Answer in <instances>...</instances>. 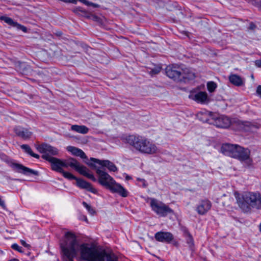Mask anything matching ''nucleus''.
<instances>
[{
    "mask_svg": "<svg viewBox=\"0 0 261 261\" xmlns=\"http://www.w3.org/2000/svg\"><path fill=\"white\" fill-rule=\"evenodd\" d=\"M221 152L225 155L237 159L250 167L253 165V160L250 157L251 151L239 145L226 143L222 145Z\"/></svg>",
    "mask_w": 261,
    "mask_h": 261,
    "instance_id": "f257e3e1",
    "label": "nucleus"
},
{
    "mask_svg": "<svg viewBox=\"0 0 261 261\" xmlns=\"http://www.w3.org/2000/svg\"><path fill=\"white\" fill-rule=\"evenodd\" d=\"M125 140L136 151L142 154H154L160 152L156 144L145 137L130 135L126 137Z\"/></svg>",
    "mask_w": 261,
    "mask_h": 261,
    "instance_id": "f03ea898",
    "label": "nucleus"
},
{
    "mask_svg": "<svg viewBox=\"0 0 261 261\" xmlns=\"http://www.w3.org/2000/svg\"><path fill=\"white\" fill-rule=\"evenodd\" d=\"M80 250L82 258L88 261H117V257L114 254L98 251L90 247L88 244L82 245Z\"/></svg>",
    "mask_w": 261,
    "mask_h": 261,
    "instance_id": "7ed1b4c3",
    "label": "nucleus"
},
{
    "mask_svg": "<svg viewBox=\"0 0 261 261\" xmlns=\"http://www.w3.org/2000/svg\"><path fill=\"white\" fill-rule=\"evenodd\" d=\"M96 173L98 175V182L102 186L109 189L113 193H116L123 197L128 196V192L120 184L100 168L95 167Z\"/></svg>",
    "mask_w": 261,
    "mask_h": 261,
    "instance_id": "20e7f679",
    "label": "nucleus"
},
{
    "mask_svg": "<svg viewBox=\"0 0 261 261\" xmlns=\"http://www.w3.org/2000/svg\"><path fill=\"white\" fill-rule=\"evenodd\" d=\"M60 246L63 252V261H73V258L75 256L79 248L75 236L70 232H66Z\"/></svg>",
    "mask_w": 261,
    "mask_h": 261,
    "instance_id": "39448f33",
    "label": "nucleus"
},
{
    "mask_svg": "<svg viewBox=\"0 0 261 261\" xmlns=\"http://www.w3.org/2000/svg\"><path fill=\"white\" fill-rule=\"evenodd\" d=\"M234 196L239 206L243 210H249L250 207L256 208L258 198H260V193L246 192L241 195L238 192H234Z\"/></svg>",
    "mask_w": 261,
    "mask_h": 261,
    "instance_id": "423d86ee",
    "label": "nucleus"
},
{
    "mask_svg": "<svg viewBox=\"0 0 261 261\" xmlns=\"http://www.w3.org/2000/svg\"><path fill=\"white\" fill-rule=\"evenodd\" d=\"M69 166L74 168L81 174H82L92 180L95 181L96 178L94 175L89 172V170L85 166L81 165L76 160L73 158L63 161L62 160V167L68 168Z\"/></svg>",
    "mask_w": 261,
    "mask_h": 261,
    "instance_id": "0eeeda50",
    "label": "nucleus"
},
{
    "mask_svg": "<svg viewBox=\"0 0 261 261\" xmlns=\"http://www.w3.org/2000/svg\"><path fill=\"white\" fill-rule=\"evenodd\" d=\"M150 206L161 217H166L168 214L173 213V211L169 206L154 198L151 199Z\"/></svg>",
    "mask_w": 261,
    "mask_h": 261,
    "instance_id": "6e6552de",
    "label": "nucleus"
},
{
    "mask_svg": "<svg viewBox=\"0 0 261 261\" xmlns=\"http://www.w3.org/2000/svg\"><path fill=\"white\" fill-rule=\"evenodd\" d=\"M36 148L39 152L42 153V158L46 161L47 159L45 157L54 158L52 156L58 155L59 153L57 148L46 143L36 145Z\"/></svg>",
    "mask_w": 261,
    "mask_h": 261,
    "instance_id": "1a4fd4ad",
    "label": "nucleus"
},
{
    "mask_svg": "<svg viewBox=\"0 0 261 261\" xmlns=\"http://www.w3.org/2000/svg\"><path fill=\"white\" fill-rule=\"evenodd\" d=\"M235 125L238 129L246 132H253L258 129L259 124L254 121H243L237 120L234 121Z\"/></svg>",
    "mask_w": 261,
    "mask_h": 261,
    "instance_id": "9d476101",
    "label": "nucleus"
},
{
    "mask_svg": "<svg viewBox=\"0 0 261 261\" xmlns=\"http://www.w3.org/2000/svg\"><path fill=\"white\" fill-rule=\"evenodd\" d=\"M189 98L198 103L204 104L207 103L210 101V98L206 92L200 91L197 93H191Z\"/></svg>",
    "mask_w": 261,
    "mask_h": 261,
    "instance_id": "9b49d317",
    "label": "nucleus"
},
{
    "mask_svg": "<svg viewBox=\"0 0 261 261\" xmlns=\"http://www.w3.org/2000/svg\"><path fill=\"white\" fill-rule=\"evenodd\" d=\"M167 75L174 81H181V69L175 66H168L166 69Z\"/></svg>",
    "mask_w": 261,
    "mask_h": 261,
    "instance_id": "f8f14e48",
    "label": "nucleus"
},
{
    "mask_svg": "<svg viewBox=\"0 0 261 261\" xmlns=\"http://www.w3.org/2000/svg\"><path fill=\"white\" fill-rule=\"evenodd\" d=\"M212 203L208 200H202L196 207V211L198 214L203 215L205 214L211 208Z\"/></svg>",
    "mask_w": 261,
    "mask_h": 261,
    "instance_id": "ddd939ff",
    "label": "nucleus"
},
{
    "mask_svg": "<svg viewBox=\"0 0 261 261\" xmlns=\"http://www.w3.org/2000/svg\"><path fill=\"white\" fill-rule=\"evenodd\" d=\"M154 238L159 242L170 243L173 239V236L169 232L159 231L155 234Z\"/></svg>",
    "mask_w": 261,
    "mask_h": 261,
    "instance_id": "4468645a",
    "label": "nucleus"
},
{
    "mask_svg": "<svg viewBox=\"0 0 261 261\" xmlns=\"http://www.w3.org/2000/svg\"><path fill=\"white\" fill-rule=\"evenodd\" d=\"M13 169L19 173H21L25 175L34 174L37 175L38 172L28 167L18 163H13L12 165Z\"/></svg>",
    "mask_w": 261,
    "mask_h": 261,
    "instance_id": "2eb2a0df",
    "label": "nucleus"
},
{
    "mask_svg": "<svg viewBox=\"0 0 261 261\" xmlns=\"http://www.w3.org/2000/svg\"><path fill=\"white\" fill-rule=\"evenodd\" d=\"M91 161L102 167H107L111 171L115 172L117 170L116 166L109 160H100L95 158H91Z\"/></svg>",
    "mask_w": 261,
    "mask_h": 261,
    "instance_id": "dca6fc26",
    "label": "nucleus"
},
{
    "mask_svg": "<svg viewBox=\"0 0 261 261\" xmlns=\"http://www.w3.org/2000/svg\"><path fill=\"white\" fill-rule=\"evenodd\" d=\"M0 19L4 21L9 25L12 26L13 27H16L17 29L22 31L24 33H26L27 32V29L25 27L18 23L17 22L14 21L10 17L5 16H2L0 17Z\"/></svg>",
    "mask_w": 261,
    "mask_h": 261,
    "instance_id": "f3484780",
    "label": "nucleus"
},
{
    "mask_svg": "<svg viewBox=\"0 0 261 261\" xmlns=\"http://www.w3.org/2000/svg\"><path fill=\"white\" fill-rule=\"evenodd\" d=\"M47 161L51 164V169L58 172L61 173L63 172V169L62 167V160L56 158H50L49 157H45Z\"/></svg>",
    "mask_w": 261,
    "mask_h": 261,
    "instance_id": "a211bd4d",
    "label": "nucleus"
},
{
    "mask_svg": "<svg viewBox=\"0 0 261 261\" xmlns=\"http://www.w3.org/2000/svg\"><path fill=\"white\" fill-rule=\"evenodd\" d=\"M14 130L17 136L24 140L29 139L32 134L28 129L20 126H16Z\"/></svg>",
    "mask_w": 261,
    "mask_h": 261,
    "instance_id": "6ab92c4d",
    "label": "nucleus"
},
{
    "mask_svg": "<svg viewBox=\"0 0 261 261\" xmlns=\"http://www.w3.org/2000/svg\"><path fill=\"white\" fill-rule=\"evenodd\" d=\"M231 123L229 118L225 116H222L218 118L215 121V124L218 127L227 128L229 126Z\"/></svg>",
    "mask_w": 261,
    "mask_h": 261,
    "instance_id": "aec40b11",
    "label": "nucleus"
},
{
    "mask_svg": "<svg viewBox=\"0 0 261 261\" xmlns=\"http://www.w3.org/2000/svg\"><path fill=\"white\" fill-rule=\"evenodd\" d=\"M228 79L229 82L236 86L240 87L244 85V80L236 74H230Z\"/></svg>",
    "mask_w": 261,
    "mask_h": 261,
    "instance_id": "412c9836",
    "label": "nucleus"
},
{
    "mask_svg": "<svg viewBox=\"0 0 261 261\" xmlns=\"http://www.w3.org/2000/svg\"><path fill=\"white\" fill-rule=\"evenodd\" d=\"M67 151L70 152L72 154L74 155L80 156L82 159L87 158L86 155L85 154L84 152L81 149H79L74 146H69L67 147Z\"/></svg>",
    "mask_w": 261,
    "mask_h": 261,
    "instance_id": "4be33fe9",
    "label": "nucleus"
},
{
    "mask_svg": "<svg viewBox=\"0 0 261 261\" xmlns=\"http://www.w3.org/2000/svg\"><path fill=\"white\" fill-rule=\"evenodd\" d=\"M212 116L213 113L209 111L200 112L197 114L198 118L203 122H208Z\"/></svg>",
    "mask_w": 261,
    "mask_h": 261,
    "instance_id": "5701e85b",
    "label": "nucleus"
},
{
    "mask_svg": "<svg viewBox=\"0 0 261 261\" xmlns=\"http://www.w3.org/2000/svg\"><path fill=\"white\" fill-rule=\"evenodd\" d=\"M81 11L84 14V16L85 17L91 19L94 21L97 22L99 24L103 23V20L102 18L99 17L97 16L92 14H89L85 10H81Z\"/></svg>",
    "mask_w": 261,
    "mask_h": 261,
    "instance_id": "b1692460",
    "label": "nucleus"
},
{
    "mask_svg": "<svg viewBox=\"0 0 261 261\" xmlns=\"http://www.w3.org/2000/svg\"><path fill=\"white\" fill-rule=\"evenodd\" d=\"M71 129L82 134H86L89 131V128L85 125H73L71 127Z\"/></svg>",
    "mask_w": 261,
    "mask_h": 261,
    "instance_id": "393cba45",
    "label": "nucleus"
},
{
    "mask_svg": "<svg viewBox=\"0 0 261 261\" xmlns=\"http://www.w3.org/2000/svg\"><path fill=\"white\" fill-rule=\"evenodd\" d=\"M195 77V74L188 68L181 69V80L188 79L191 80Z\"/></svg>",
    "mask_w": 261,
    "mask_h": 261,
    "instance_id": "a878e982",
    "label": "nucleus"
},
{
    "mask_svg": "<svg viewBox=\"0 0 261 261\" xmlns=\"http://www.w3.org/2000/svg\"><path fill=\"white\" fill-rule=\"evenodd\" d=\"M20 147L25 153L30 154L31 156L38 159L39 158L40 156L38 154L34 153L31 147L28 145L23 144L21 145Z\"/></svg>",
    "mask_w": 261,
    "mask_h": 261,
    "instance_id": "bb28decb",
    "label": "nucleus"
},
{
    "mask_svg": "<svg viewBox=\"0 0 261 261\" xmlns=\"http://www.w3.org/2000/svg\"><path fill=\"white\" fill-rule=\"evenodd\" d=\"M75 180L76 181L77 186L81 188L86 189L89 186V183L83 179L76 178Z\"/></svg>",
    "mask_w": 261,
    "mask_h": 261,
    "instance_id": "cd10ccee",
    "label": "nucleus"
},
{
    "mask_svg": "<svg viewBox=\"0 0 261 261\" xmlns=\"http://www.w3.org/2000/svg\"><path fill=\"white\" fill-rule=\"evenodd\" d=\"M217 87V84L214 82H209L207 83V88L210 92H213Z\"/></svg>",
    "mask_w": 261,
    "mask_h": 261,
    "instance_id": "c85d7f7f",
    "label": "nucleus"
},
{
    "mask_svg": "<svg viewBox=\"0 0 261 261\" xmlns=\"http://www.w3.org/2000/svg\"><path fill=\"white\" fill-rule=\"evenodd\" d=\"M61 173L62 174L63 176L64 177H65L68 179L71 180V179H76V177L75 176H74L73 174H72L70 172L64 171L63 170V172H61Z\"/></svg>",
    "mask_w": 261,
    "mask_h": 261,
    "instance_id": "c756f323",
    "label": "nucleus"
},
{
    "mask_svg": "<svg viewBox=\"0 0 261 261\" xmlns=\"http://www.w3.org/2000/svg\"><path fill=\"white\" fill-rule=\"evenodd\" d=\"M82 204L91 215H94L95 213L94 210L86 202L83 201Z\"/></svg>",
    "mask_w": 261,
    "mask_h": 261,
    "instance_id": "7c9ffc66",
    "label": "nucleus"
},
{
    "mask_svg": "<svg viewBox=\"0 0 261 261\" xmlns=\"http://www.w3.org/2000/svg\"><path fill=\"white\" fill-rule=\"evenodd\" d=\"M12 248L13 249H14L15 250H17V251H18L19 252H23V251L22 250V248L20 246H19L17 244H12Z\"/></svg>",
    "mask_w": 261,
    "mask_h": 261,
    "instance_id": "2f4dec72",
    "label": "nucleus"
},
{
    "mask_svg": "<svg viewBox=\"0 0 261 261\" xmlns=\"http://www.w3.org/2000/svg\"><path fill=\"white\" fill-rule=\"evenodd\" d=\"M187 242L189 244L190 246L193 245V239L190 233H188L187 234Z\"/></svg>",
    "mask_w": 261,
    "mask_h": 261,
    "instance_id": "473e14b6",
    "label": "nucleus"
},
{
    "mask_svg": "<svg viewBox=\"0 0 261 261\" xmlns=\"http://www.w3.org/2000/svg\"><path fill=\"white\" fill-rule=\"evenodd\" d=\"M86 190H87L88 191L91 192V193H94V194H96L97 191V190L96 189H95L94 188H93L90 184H89V186L88 188H87L86 189Z\"/></svg>",
    "mask_w": 261,
    "mask_h": 261,
    "instance_id": "72a5a7b5",
    "label": "nucleus"
},
{
    "mask_svg": "<svg viewBox=\"0 0 261 261\" xmlns=\"http://www.w3.org/2000/svg\"><path fill=\"white\" fill-rule=\"evenodd\" d=\"M160 70H161V67H157L155 69H152L151 71V73L153 74H158V73L160 72Z\"/></svg>",
    "mask_w": 261,
    "mask_h": 261,
    "instance_id": "f704fd0d",
    "label": "nucleus"
},
{
    "mask_svg": "<svg viewBox=\"0 0 261 261\" xmlns=\"http://www.w3.org/2000/svg\"><path fill=\"white\" fill-rule=\"evenodd\" d=\"M258 202H257V206L256 207V209L260 210L261 209V194L260 193V198H258Z\"/></svg>",
    "mask_w": 261,
    "mask_h": 261,
    "instance_id": "c9c22d12",
    "label": "nucleus"
},
{
    "mask_svg": "<svg viewBox=\"0 0 261 261\" xmlns=\"http://www.w3.org/2000/svg\"><path fill=\"white\" fill-rule=\"evenodd\" d=\"M20 242H21V244L24 247H27V248H30V245L28 244H27L25 241L23 240H21L20 241Z\"/></svg>",
    "mask_w": 261,
    "mask_h": 261,
    "instance_id": "e433bc0d",
    "label": "nucleus"
},
{
    "mask_svg": "<svg viewBox=\"0 0 261 261\" xmlns=\"http://www.w3.org/2000/svg\"><path fill=\"white\" fill-rule=\"evenodd\" d=\"M256 93L261 97V86L259 85L257 87Z\"/></svg>",
    "mask_w": 261,
    "mask_h": 261,
    "instance_id": "4c0bfd02",
    "label": "nucleus"
},
{
    "mask_svg": "<svg viewBox=\"0 0 261 261\" xmlns=\"http://www.w3.org/2000/svg\"><path fill=\"white\" fill-rule=\"evenodd\" d=\"M0 205L3 207H5V202L3 200H2L1 198H0Z\"/></svg>",
    "mask_w": 261,
    "mask_h": 261,
    "instance_id": "58836bf2",
    "label": "nucleus"
},
{
    "mask_svg": "<svg viewBox=\"0 0 261 261\" xmlns=\"http://www.w3.org/2000/svg\"><path fill=\"white\" fill-rule=\"evenodd\" d=\"M138 180H140V181H141V182H142V184H143V185L144 186H146V185H145V180L144 179H139V178H138Z\"/></svg>",
    "mask_w": 261,
    "mask_h": 261,
    "instance_id": "ea45409f",
    "label": "nucleus"
},
{
    "mask_svg": "<svg viewBox=\"0 0 261 261\" xmlns=\"http://www.w3.org/2000/svg\"><path fill=\"white\" fill-rule=\"evenodd\" d=\"M258 7L259 9H261V1L259 2L258 3Z\"/></svg>",
    "mask_w": 261,
    "mask_h": 261,
    "instance_id": "a19ab883",
    "label": "nucleus"
},
{
    "mask_svg": "<svg viewBox=\"0 0 261 261\" xmlns=\"http://www.w3.org/2000/svg\"><path fill=\"white\" fill-rule=\"evenodd\" d=\"M260 62H261V61H257L256 63V64L258 66V65H261V63H260Z\"/></svg>",
    "mask_w": 261,
    "mask_h": 261,
    "instance_id": "79ce46f5",
    "label": "nucleus"
},
{
    "mask_svg": "<svg viewBox=\"0 0 261 261\" xmlns=\"http://www.w3.org/2000/svg\"><path fill=\"white\" fill-rule=\"evenodd\" d=\"M83 218H83V220H84V221H86V222H87V221H88V219H87V217H86V216H84V217H83Z\"/></svg>",
    "mask_w": 261,
    "mask_h": 261,
    "instance_id": "37998d69",
    "label": "nucleus"
},
{
    "mask_svg": "<svg viewBox=\"0 0 261 261\" xmlns=\"http://www.w3.org/2000/svg\"><path fill=\"white\" fill-rule=\"evenodd\" d=\"M258 228H259V231L261 232V222L260 223V224L258 226Z\"/></svg>",
    "mask_w": 261,
    "mask_h": 261,
    "instance_id": "c03bdc74",
    "label": "nucleus"
},
{
    "mask_svg": "<svg viewBox=\"0 0 261 261\" xmlns=\"http://www.w3.org/2000/svg\"><path fill=\"white\" fill-rule=\"evenodd\" d=\"M62 34L61 32H59L57 34L58 35L60 36Z\"/></svg>",
    "mask_w": 261,
    "mask_h": 261,
    "instance_id": "a18cd8bd",
    "label": "nucleus"
},
{
    "mask_svg": "<svg viewBox=\"0 0 261 261\" xmlns=\"http://www.w3.org/2000/svg\"><path fill=\"white\" fill-rule=\"evenodd\" d=\"M126 179H130V177H129V176H126Z\"/></svg>",
    "mask_w": 261,
    "mask_h": 261,
    "instance_id": "49530a36",
    "label": "nucleus"
},
{
    "mask_svg": "<svg viewBox=\"0 0 261 261\" xmlns=\"http://www.w3.org/2000/svg\"><path fill=\"white\" fill-rule=\"evenodd\" d=\"M260 63H261V62H260ZM258 67H261V65H258Z\"/></svg>",
    "mask_w": 261,
    "mask_h": 261,
    "instance_id": "de8ad7c7",
    "label": "nucleus"
}]
</instances>
